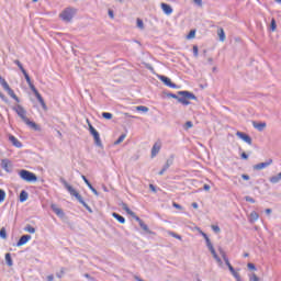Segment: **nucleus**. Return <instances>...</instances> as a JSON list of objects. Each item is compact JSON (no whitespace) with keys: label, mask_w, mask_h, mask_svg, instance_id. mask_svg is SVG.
<instances>
[{"label":"nucleus","mask_w":281,"mask_h":281,"mask_svg":"<svg viewBox=\"0 0 281 281\" xmlns=\"http://www.w3.org/2000/svg\"><path fill=\"white\" fill-rule=\"evenodd\" d=\"M167 98H173V100H177L183 106H189V100H199L194 93L188 90L178 91L177 94L169 92L167 93Z\"/></svg>","instance_id":"nucleus-1"},{"label":"nucleus","mask_w":281,"mask_h":281,"mask_svg":"<svg viewBox=\"0 0 281 281\" xmlns=\"http://www.w3.org/2000/svg\"><path fill=\"white\" fill-rule=\"evenodd\" d=\"M13 111L21 117L22 122L26 124V126H30L33 131L41 132V125L36 124L34 121H30L27 117V111L21 105L18 104L13 108Z\"/></svg>","instance_id":"nucleus-2"},{"label":"nucleus","mask_w":281,"mask_h":281,"mask_svg":"<svg viewBox=\"0 0 281 281\" xmlns=\"http://www.w3.org/2000/svg\"><path fill=\"white\" fill-rule=\"evenodd\" d=\"M61 183L63 186L66 188V190L69 192V194L71 196H75L77 199V201H79V203L81 205H83V207H86V210L92 214L93 210H91V206H89V204H87V202H85V200L82 199V195H80V193H78V191H76V189H74V187H71V184H69L68 182L65 181V179H61Z\"/></svg>","instance_id":"nucleus-3"},{"label":"nucleus","mask_w":281,"mask_h":281,"mask_svg":"<svg viewBox=\"0 0 281 281\" xmlns=\"http://www.w3.org/2000/svg\"><path fill=\"white\" fill-rule=\"evenodd\" d=\"M19 175H20V178L23 181H27V183H34V182L38 181V178L36 177L35 173L27 171L25 169L20 170Z\"/></svg>","instance_id":"nucleus-4"},{"label":"nucleus","mask_w":281,"mask_h":281,"mask_svg":"<svg viewBox=\"0 0 281 281\" xmlns=\"http://www.w3.org/2000/svg\"><path fill=\"white\" fill-rule=\"evenodd\" d=\"M74 14H76V9L66 8L60 14L61 21H65V23H69L71 19H74Z\"/></svg>","instance_id":"nucleus-5"},{"label":"nucleus","mask_w":281,"mask_h":281,"mask_svg":"<svg viewBox=\"0 0 281 281\" xmlns=\"http://www.w3.org/2000/svg\"><path fill=\"white\" fill-rule=\"evenodd\" d=\"M158 80L164 82V85H166V87H169L170 89H179V86H177L176 83H172L170 78H168L164 75L158 76Z\"/></svg>","instance_id":"nucleus-6"},{"label":"nucleus","mask_w":281,"mask_h":281,"mask_svg":"<svg viewBox=\"0 0 281 281\" xmlns=\"http://www.w3.org/2000/svg\"><path fill=\"white\" fill-rule=\"evenodd\" d=\"M50 210L58 216L59 218H65V212L63 209L58 207L57 204L52 203L50 204Z\"/></svg>","instance_id":"nucleus-7"},{"label":"nucleus","mask_w":281,"mask_h":281,"mask_svg":"<svg viewBox=\"0 0 281 281\" xmlns=\"http://www.w3.org/2000/svg\"><path fill=\"white\" fill-rule=\"evenodd\" d=\"M1 168L5 172H12V161H10V159H2L1 160Z\"/></svg>","instance_id":"nucleus-8"},{"label":"nucleus","mask_w":281,"mask_h":281,"mask_svg":"<svg viewBox=\"0 0 281 281\" xmlns=\"http://www.w3.org/2000/svg\"><path fill=\"white\" fill-rule=\"evenodd\" d=\"M273 164V159H268L266 162H260L254 166V170H265V168H269Z\"/></svg>","instance_id":"nucleus-9"},{"label":"nucleus","mask_w":281,"mask_h":281,"mask_svg":"<svg viewBox=\"0 0 281 281\" xmlns=\"http://www.w3.org/2000/svg\"><path fill=\"white\" fill-rule=\"evenodd\" d=\"M32 240V235H23L20 237L19 241L16 243V247H23V245H27Z\"/></svg>","instance_id":"nucleus-10"},{"label":"nucleus","mask_w":281,"mask_h":281,"mask_svg":"<svg viewBox=\"0 0 281 281\" xmlns=\"http://www.w3.org/2000/svg\"><path fill=\"white\" fill-rule=\"evenodd\" d=\"M236 135H237V137H239V139H243V142H245L246 144L251 146V136H249L243 132H237Z\"/></svg>","instance_id":"nucleus-11"},{"label":"nucleus","mask_w":281,"mask_h":281,"mask_svg":"<svg viewBox=\"0 0 281 281\" xmlns=\"http://www.w3.org/2000/svg\"><path fill=\"white\" fill-rule=\"evenodd\" d=\"M9 142H11L12 146L15 148H23V144L14 135H9Z\"/></svg>","instance_id":"nucleus-12"},{"label":"nucleus","mask_w":281,"mask_h":281,"mask_svg":"<svg viewBox=\"0 0 281 281\" xmlns=\"http://www.w3.org/2000/svg\"><path fill=\"white\" fill-rule=\"evenodd\" d=\"M160 8H161L162 12L165 14H167L168 16H170V14H172V7L170 4L162 2L160 4Z\"/></svg>","instance_id":"nucleus-13"},{"label":"nucleus","mask_w":281,"mask_h":281,"mask_svg":"<svg viewBox=\"0 0 281 281\" xmlns=\"http://www.w3.org/2000/svg\"><path fill=\"white\" fill-rule=\"evenodd\" d=\"M90 134L94 137V144L95 146L102 147V140L100 139V133L94 130L93 132H90Z\"/></svg>","instance_id":"nucleus-14"},{"label":"nucleus","mask_w":281,"mask_h":281,"mask_svg":"<svg viewBox=\"0 0 281 281\" xmlns=\"http://www.w3.org/2000/svg\"><path fill=\"white\" fill-rule=\"evenodd\" d=\"M81 178L85 181V183L88 186L89 190H91V192H93V194H95V196H98L100 193L98 192V190H95V188H93V184H91V182H89V179H87L86 176H81Z\"/></svg>","instance_id":"nucleus-15"},{"label":"nucleus","mask_w":281,"mask_h":281,"mask_svg":"<svg viewBox=\"0 0 281 281\" xmlns=\"http://www.w3.org/2000/svg\"><path fill=\"white\" fill-rule=\"evenodd\" d=\"M252 126L254 128H256L257 131H265V128H267V123L266 122H260V123H257V122H254L252 123Z\"/></svg>","instance_id":"nucleus-16"},{"label":"nucleus","mask_w":281,"mask_h":281,"mask_svg":"<svg viewBox=\"0 0 281 281\" xmlns=\"http://www.w3.org/2000/svg\"><path fill=\"white\" fill-rule=\"evenodd\" d=\"M35 98H37V101L40 102L41 106L44 109V111H46L47 104H45V100L43 99L40 92L35 93Z\"/></svg>","instance_id":"nucleus-17"},{"label":"nucleus","mask_w":281,"mask_h":281,"mask_svg":"<svg viewBox=\"0 0 281 281\" xmlns=\"http://www.w3.org/2000/svg\"><path fill=\"white\" fill-rule=\"evenodd\" d=\"M161 150V146L159 144H154L151 148V157H157L159 155V151Z\"/></svg>","instance_id":"nucleus-18"},{"label":"nucleus","mask_w":281,"mask_h":281,"mask_svg":"<svg viewBox=\"0 0 281 281\" xmlns=\"http://www.w3.org/2000/svg\"><path fill=\"white\" fill-rule=\"evenodd\" d=\"M170 166H172V159H167L166 164L164 165L162 169L159 171L158 175H164L168 168H170Z\"/></svg>","instance_id":"nucleus-19"},{"label":"nucleus","mask_w":281,"mask_h":281,"mask_svg":"<svg viewBox=\"0 0 281 281\" xmlns=\"http://www.w3.org/2000/svg\"><path fill=\"white\" fill-rule=\"evenodd\" d=\"M113 218L117 220L121 225H124L126 223V218L124 216L117 214V213H112Z\"/></svg>","instance_id":"nucleus-20"},{"label":"nucleus","mask_w":281,"mask_h":281,"mask_svg":"<svg viewBox=\"0 0 281 281\" xmlns=\"http://www.w3.org/2000/svg\"><path fill=\"white\" fill-rule=\"evenodd\" d=\"M27 196H30L27 191L22 190L20 193V203H25V201H27Z\"/></svg>","instance_id":"nucleus-21"},{"label":"nucleus","mask_w":281,"mask_h":281,"mask_svg":"<svg viewBox=\"0 0 281 281\" xmlns=\"http://www.w3.org/2000/svg\"><path fill=\"white\" fill-rule=\"evenodd\" d=\"M139 227H142V229H143L144 232H146V234H153V235H155V232L150 231V228H148V225H146V223L140 222V223H139Z\"/></svg>","instance_id":"nucleus-22"},{"label":"nucleus","mask_w":281,"mask_h":281,"mask_svg":"<svg viewBox=\"0 0 281 281\" xmlns=\"http://www.w3.org/2000/svg\"><path fill=\"white\" fill-rule=\"evenodd\" d=\"M258 218H260V215H258V213L256 211H252L250 213V217H249L250 223H256V221H258Z\"/></svg>","instance_id":"nucleus-23"},{"label":"nucleus","mask_w":281,"mask_h":281,"mask_svg":"<svg viewBox=\"0 0 281 281\" xmlns=\"http://www.w3.org/2000/svg\"><path fill=\"white\" fill-rule=\"evenodd\" d=\"M8 94L10 95V98H12L13 100H15V102H20L19 97H16V94L14 93V90H12V88H10L9 90H7Z\"/></svg>","instance_id":"nucleus-24"},{"label":"nucleus","mask_w":281,"mask_h":281,"mask_svg":"<svg viewBox=\"0 0 281 281\" xmlns=\"http://www.w3.org/2000/svg\"><path fill=\"white\" fill-rule=\"evenodd\" d=\"M5 262L8 265V267H12V265H14V262L12 261V256L10 255V252L5 254Z\"/></svg>","instance_id":"nucleus-25"},{"label":"nucleus","mask_w":281,"mask_h":281,"mask_svg":"<svg viewBox=\"0 0 281 281\" xmlns=\"http://www.w3.org/2000/svg\"><path fill=\"white\" fill-rule=\"evenodd\" d=\"M281 178H280V173H278L277 176H272L270 178V183H280Z\"/></svg>","instance_id":"nucleus-26"},{"label":"nucleus","mask_w":281,"mask_h":281,"mask_svg":"<svg viewBox=\"0 0 281 281\" xmlns=\"http://www.w3.org/2000/svg\"><path fill=\"white\" fill-rule=\"evenodd\" d=\"M24 232H29V234H36V228H34L32 225H26L24 227Z\"/></svg>","instance_id":"nucleus-27"},{"label":"nucleus","mask_w":281,"mask_h":281,"mask_svg":"<svg viewBox=\"0 0 281 281\" xmlns=\"http://www.w3.org/2000/svg\"><path fill=\"white\" fill-rule=\"evenodd\" d=\"M217 34H218L220 41L223 43L225 41V31L223 29H220L217 31Z\"/></svg>","instance_id":"nucleus-28"},{"label":"nucleus","mask_w":281,"mask_h":281,"mask_svg":"<svg viewBox=\"0 0 281 281\" xmlns=\"http://www.w3.org/2000/svg\"><path fill=\"white\" fill-rule=\"evenodd\" d=\"M124 139H126V134H122L115 142V146H117L119 144H122V142H124Z\"/></svg>","instance_id":"nucleus-29"},{"label":"nucleus","mask_w":281,"mask_h":281,"mask_svg":"<svg viewBox=\"0 0 281 281\" xmlns=\"http://www.w3.org/2000/svg\"><path fill=\"white\" fill-rule=\"evenodd\" d=\"M136 111H142L143 113H148V106L146 105H138L136 106Z\"/></svg>","instance_id":"nucleus-30"},{"label":"nucleus","mask_w":281,"mask_h":281,"mask_svg":"<svg viewBox=\"0 0 281 281\" xmlns=\"http://www.w3.org/2000/svg\"><path fill=\"white\" fill-rule=\"evenodd\" d=\"M22 74H23V76H24V78H25L27 85H32V79L30 78V75L27 74V71H26V70H23Z\"/></svg>","instance_id":"nucleus-31"},{"label":"nucleus","mask_w":281,"mask_h":281,"mask_svg":"<svg viewBox=\"0 0 281 281\" xmlns=\"http://www.w3.org/2000/svg\"><path fill=\"white\" fill-rule=\"evenodd\" d=\"M221 256H222L225 265H229V258H227V255L225 254V251L221 250Z\"/></svg>","instance_id":"nucleus-32"},{"label":"nucleus","mask_w":281,"mask_h":281,"mask_svg":"<svg viewBox=\"0 0 281 281\" xmlns=\"http://www.w3.org/2000/svg\"><path fill=\"white\" fill-rule=\"evenodd\" d=\"M102 117H104V120H113V114L109 112H103Z\"/></svg>","instance_id":"nucleus-33"},{"label":"nucleus","mask_w":281,"mask_h":281,"mask_svg":"<svg viewBox=\"0 0 281 281\" xmlns=\"http://www.w3.org/2000/svg\"><path fill=\"white\" fill-rule=\"evenodd\" d=\"M168 234H169V236H172V238H177V240H181V235H179L175 232H171V231H169Z\"/></svg>","instance_id":"nucleus-34"},{"label":"nucleus","mask_w":281,"mask_h":281,"mask_svg":"<svg viewBox=\"0 0 281 281\" xmlns=\"http://www.w3.org/2000/svg\"><path fill=\"white\" fill-rule=\"evenodd\" d=\"M14 65H16L19 67V69L22 71H25V68H23V64H21V61L19 59L14 60Z\"/></svg>","instance_id":"nucleus-35"},{"label":"nucleus","mask_w":281,"mask_h":281,"mask_svg":"<svg viewBox=\"0 0 281 281\" xmlns=\"http://www.w3.org/2000/svg\"><path fill=\"white\" fill-rule=\"evenodd\" d=\"M231 273L235 278L236 281H243V279H240V274L236 270Z\"/></svg>","instance_id":"nucleus-36"},{"label":"nucleus","mask_w":281,"mask_h":281,"mask_svg":"<svg viewBox=\"0 0 281 281\" xmlns=\"http://www.w3.org/2000/svg\"><path fill=\"white\" fill-rule=\"evenodd\" d=\"M192 126H194L192 121H187L186 124H184V131H188V130L192 128Z\"/></svg>","instance_id":"nucleus-37"},{"label":"nucleus","mask_w":281,"mask_h":281,"mask_svg":"<svg viewBox=\"0 0 281 281\" xmlns=\"http://www.w3.org/2000/svg\"><path fill=\"white\" fill-rule=\"evenodd\" d=\"M136 23H137V27L139 30H144V21L142 19H137L136 20Z\"/></svg>","instance_id":"nucleus-38"},{"label":"nucleus","mask_w":281,"mask_h":281,"mask_svg":"<svg viewBox=\"0 0 281 281\" xmlns=\"http://www.w3.org/2000/svg\"><path fill=\"white\" fill-rule=\"evenodd\" d=\"M0 238H3V239L8 238V233H5V228L0 229Z\"/></svg>","instance_id":"nucleus-39"},{"label":"nucleus","mask_w":281,"mask_h":281,"mask_svg":"<svg viewBox=\"0 0 281 281\" xmlns=\"http://www.w3.org/2000/svg\"><path fill=\"white\" fill-rule=\"evenodd\" d=\"M3 201H5V191L0 189V203H3Z\"/></svg>","instance_id":"nucleus-40"},{"label":"nucleus","mask_w":281,"mask_h":281,"mask_svg":"<svg viewBox=\"0 0 281 281\" xmlns=\"http://www.w3.org/2000/svg\"><path fill=\"white\" fill-rule=\"evenodd\" d=\"M194 36H196V31L192 30V31H190V33L187 35V38L192 40V38H194Z\"/></svg>","instance_id":"nucleus-41"},{"label":"nucleus","mask_w":281,"mask_h":281,"mask_svg":"<svg viewBox=\"0 0 281 281\" xmlns=\"http://www.w3.org/2000/svg\"><path fill=\"white\" fill-rule=\"evenodd\" d=\"M276 27H278V25L276 24V19H272L270 23V29L272 30V32H276Z\"/></svg>","instance_id":"nucleus-42"},{"label":"nucleus","mask_w":281,"mask_h":281,"mask_svg":"<svg viewBox=\"0 0 281 281\" xmlns=\"http://www.w3.org/2000/svg\"><path fill=\"white\" fill-rule=\"evenodd\" d=\"M29 87H30L31 91H33L34 95H36V93H38V90L34 86V83L29 85Z\"/></svg>","instance_id":"nucleus-43"},{"label":"nucleus","mask_w":281,"mask_h":281,"mask_svg":"<svg viewBox=\"0 0 281 281\" xmlns=\"http://www.w3.org/2000/svg\"><path fill=\"white\" fill-rule=\"evenodd\" d=\"M1 86H2V88L4 89V91H9L10 85H8V81L4 80V81L1 83Z\"/></svg>","instance_id":"nucleus-44"},{"label":"nucleus","mask_w":281,"mask_h":281,"mask_svg":"<svg viewBox=\"0 0 281 281\" xmlns=\"http://www.w3.org/2000/svg\"><path fill=\"white\" fill-rule=\"evenodd\" d=\"M193 56L195 57V58H198L199 57V46H193Z\"/></svg>","instance_id":"nucleus-45"},{"label":"nucleus","mask_w":281,"mask_h":281,"mask_svg":"<svg viewBox=\"0 0 281 281\" xmlns=\"http://www.w3.org/2000/svg\"><path fill=\"white\" fill-rule=\"evenodd\" d=\"M245 201H247L248 203H256V200L249 195L245 196Z\"/></svg>","instance_id":"nucleus-46"},{"label":"nucleus","mask_w":281,"mask_h":281,"mask_svg":"<svg viewBox=\"0 0 281 281\" xmlns=\"http://www.w3.org/2000/svg\"><path fill=\"white\" fill-rule=\"evenodd\" d=\"M249 280H250V281H260V279L258 278V276H256V273H252V274L249 277Z\"/></svg>","instance_id":"nucleus-47"},{"label":"nucleus","mask_w":281,"mask_h":281,"mask_svg":"<svg viewBox=\"0 0 281 281\" xmlns=\"http://www.w3.org/2000/svg\"><path fill=\"white\" fill-rule=\"evenodd\" d=\"M212 229L213 232H215V234H218L221 232V227H218V225H213Z\"/></svg>","instance_id":"nucleus-48"},{"label":"nucleus","mask_w":281,"mask_h":281,"mask_svg":"<svg viewBox=\"0 0 281 281\" xmlns=\"http://www.w3.org/2000/svg\"><path fill=\"white\" fill-rule=\"evenodd\" d=\"M214 260H216L218 267H223V260H221V257H215Z\"/></svg>","instance_id":"nucleus-49"},{"label":"nucleus","mask_w":281,"mask_h":281,"mask_svg":"<svg viewBox=\"0 0 281 281\" xmlns=\"http://www.w3.org/2000/svg\"><path fill=\"white\" fill-rule=\"evenodd\" d=\"M65 274V268L60 269V272H57V278H63V276Z\"/></svg>","instance_id":"nucleus-50"},{"label":"nucleus","mask_w":281,"mask_h":281,"mask_svg":"<svg viewBox=\"0 0 281 281\" xmlns=\"http://www.w3.org/2000/svg\"><path fill=\"white\" fill-rule=\"evenodd\" d=\"M226 267H228V270L231 271V273L232 272H234V271H236L235 269H234V266H232V263L228 261V263H226Z\"/></svg>","instance_id":"nucleus-51"},{"label":"nucleus","mask_w":281,"mask_h":281,"mask_svg":"<svg viewBox=\"0 0 281 281\" xmlns=\"http://www.w3.org/2000/svg\"><path fill=\"white\" fill-rule=\"evenodd\" d=\"M247 267H248V269H250V271H256V265L248 263Z\"/></svg>","instance_id":"nucleus-52"},{"label":"nucleus","mask_w":281,"mask_h":281,"mask_svg":"<svg viewBox=\"0 0 281 281\" xmlns=\"http://www.w3.org/2000/svg\"><path fill=\"white\" fill-rule=\"evenodd\" d=\"M83 278H87L89 281L95 280L93 277H91L89 273L83 274Z\"/></svg>","instance_id":"nucleus-53"},{"label":"nucleus","mask_w":281,"mask_h":281,"mask_svg":"<svg viewBox=\"0 0 281 281\" xmlns=\"http://www.w3.org/2000/svg\"><path fill=\"white\" fill-rule=\"evenodd\" d=\"M132 216L135 218V221H137L138 225L144 222L142 218H139V216L135 215V213Z\"/></svg>","instance_id":"nucleus-54"},{"label":"nucleus","mask_w":281,"mask_h":281,"mask_svg":"<svg viewBox=\"0 0 281 281\" xmlns=\"http://www.w3.org/2000/svg\"><path fill=\"white\" fill-rule=\"evenodd\" d=\"M195 5H199L201 8V5H203V0H193Z\"/></svg>","instance_id":"nucleus-55"},{"label":"nucleus","mask_w":281,"mask_h":281,"mask_svg":"<svg viewBox=\"0 0 281 281\" xmlns=\"http://www.w3.org/2000/svg\"><path fill=\"white\" fill-rule=\"evenodd\" d=\"M88 126H89L90 133H93L95 131V127H93V125H91V123H89V121H88Z\"/></svg>","instance_id":"nucleus-56"},{"label":"nucleus","mask_w":281,"mask_h":281,"mask_svg":"<svg viewBox=\"0 0 281 281\" xmlns=\"http://www.w3.org/2000/svg\"><path fill=\"white\" fill-rule=\"evenodd\" d=\"M125 212L130 214V216H135V212H133L131 209H127Z\"/></svg>","instance_id":"nucleus-57"},{"label":"nucleus","mask_w":281,"mask_h":281,"mask_svg":"<svg viewBox=\"0 0 281 281\" xmlns=\"http://www.w3.org/2000/svg\"><path fill=\"white\" fill-rule=\"evenodd\" d=\"M241 179H244V181H249V175H241Z\"/></svg>","instance_id":"nucleus-58"},{"label":"nucleus","mask_w":281,"mask_h":281,"mask_svg":"<svg viewBox=\"0 0 281 281\" xmlns=\"http://www.w3.org/2000/svg\"><path fill=\"white\" fill-rule=\"evenodd\" d=\"M241 159H249V155H247L246 153L241 154Z\"/></svg>","instance_id":"nucleus-59"},{"label":"nucleus","mask_w":281,"mask_h":281,"mask_svg":"<svg viewBox=\"0 0 281 281\" xmlns=\"http://www.w3.org/2000/svg\"><path fill=\"white\" fill-rule=\"evenodd\" d=\"M122 209L126 212L130 207H128V205L126 203H123L122 204Z\"/></svg>","instance_id":"nucleus-60"},{"label":"nucleus","mask_w":281,"mask_h":281,"mask_svg":"<svg viewBox=\"0 0 281 281\" xmlns=\"http://www.w3.org/2000/svg\"><path fill=\"white\" fill-rule=\"evenodd\" d=\"M149 189L151 190V192H157V189L155 188L154 184H149Z\"/></svg>","instance_id":"nucleus-61"},{"label":"nucleus","mask_w":281,"mask_h":281,"mask_svg":"<svg viewBox=\"0 0 281 281\" xmlns=\"http://www.w3.org/2000/svg\"><path fill=\"white\" fill-rule=\"evenodd\" d=\"M205 243H206V247L212 246V241L210 240V238H206V239H205Z\"/></svg>","instance_id":"nucleus-62"},{"label":"nucleus","mask_w":281,"mask_h":281,"mask_svg":"<svg viewBox=\"0 0 281 281\" xmlns=\"http://www.w3.org/2000/svg\"><path fill=\"white\" fill-rule=\"evenodd\" d=\"M47 281H54V274H49V276L47 277Z\"/></svg>","instance_id":"nucleus-63"},{"label":"nucleus","mask_w":281,"mask_h":281,"mask_svg":"<svg viewBox=\"0 0 281 281\" xmlns=\"http://www.w3.org/2000/svg\"><path fill=\"white\" fill-rule=\"evenodd\" d=\"M0 98L3 102H8V98H5L3 94Z\"/></svg>","instance_id":"nucleus-64"}]
</instances>
